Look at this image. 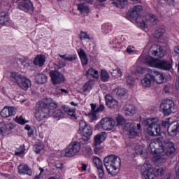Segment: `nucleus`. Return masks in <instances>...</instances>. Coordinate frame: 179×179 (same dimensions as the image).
I'll use <instances>...</instances> for the list:
<instances>
[{"label":"nucleus","instance_id":"36","mask_svg":"<svg viewBox=\"0 0 179 179\" xmlns=\"http://www.w3.org/2000/svg\"><path fill=\"white\" fill-rule=\"evenodd\" d=\"M86 76L88 78L92 76L94 79H97L99 78V71L94 69H90L86 73Z\"/></svg>","mask_w":179,"mask_h":179},{"label":"nucleus","instance_id":"55","mask_svg":"<svg viewBox=\"0 0 179 179\" xmlns=\"http://www.w3.org/2000/svg\"><path fill=\"white\" fill-rule=\"evenodd\" d=\"M78 54L80 59L84 58L85 57H87V55H86V52H85V50H83L82 48L78 50Z\"/></svg>","mask_w":179,"mask_h":179},{"label":"nucleus","instance_id":"50","mask_svg":"<svg viewBox=\"0 0 179 179\" xmlns=\"http://www.w3.org/2000/svg\"><path fill=\"white\" fill-rule=\"evenodd\" d=\"M102 30L104 31V33H109L111 31V26L108 24H103L102 25Z\"/></svg>","mask_w":179,"mask_h":179},{"label":"nucleus","instance_id":"46","mask_svg":"<svg viewBox=\"0 0 179 179\" xmlns=\"http://www.w3.org/2000/svg\"><path fill=\"white\" fill-rule=\"evenodd\" d=\"M101 78L103 82H107V80H108L110 77L107 71L102 70L101 72Z\"/></svg>","mask_w":179,"mask_h":179},{"label":"nucleus","instance_id":"7","mask_svg":"<svg viewBox=\"0 0 179 179\" xmlns=\"http://www.w3.org/2000/svg\"><path fill=\"white\" fill-rule=\"evenodd\" d=\"M80 152V143L73 142L65 149L66 157H73Z\"/></svg>","mask_w":179,"mask_h":179},{"label":"nucleus","instance_id":"13","mask_svg":"<svg viewBox=\"0 0 179 179\" xmlns=\"http://www.w3.org/2000/svg\"><path fill=\"white\" fill-rule=\"evenodd\" d=\"M106 136L105 133H100L96 134L94 136V152L96 153H97V152H99V150L101 149V148H100V144L103 143V142L106 141Z\"/></svg>","mask_w":179,"mask_h":179},{"label":"nucleus","instance_id":"30","mask_svg":"<svg viewBox=\"0 0 179 179\" xmlns=\"http://www.w3.org/2000/svg\"><path fill=\"white\" fill-rule=\"evenodd\" d=\"M158 69L164 71H170L171 69V64L170 62L159 60Z\"/></svg>","mask_w":179,"mask_h":179},{"label":"nucleus","instance_id":"31","mask_svg":"<svg viewBox=\"0 0 179 179\" xmlns=\"http://www.w3.org/2000/svg\"><path fill=\"white\" fill-rule=\"evenodd\" d=\"M110 2L116 8H124L125 5L128 4V0H110Z\"/></svg>","mask_w":179,"mask_h":179},{"label":"nucleus","instance_id":"40","mask_svg":"<svg viewBox=\"0 0 179 179\" xmlns=\"http://www.w3.org/2000/svg\"><path fill=\"white\" fill-rule=\"evenodd\" d=\"M44 149V145L43 142H39L34 145V152L38 155Z\"/></svg>","mask_w":179,"mask_h":179},{"label":"nucleus","instance_id":"16","mask_svg":"<svg viewBox=\"0 0 179 179\" xmlns=\"http://www.w3.org/2000/svg\"><path fill=\"white\" fill-rule=\"evenodd\" d=\"M16 114V108L14 107H4L0 113V115L3 118H8V117H12V115H15Z\"/></svg>","mask_w":179,"mask_h":179},{"label":"nucleus","instance_id":"3","mask_svg":"<svg viewBox=\"0 0 179 179\" xmlns=\"http://www.w3.org/2000/svg\"><path fill=\"white\" fill-rule=\"evenodd\" d=\"M103 164L111 176H117L119 167H121V158L117 155H109L104 158Z\"/></svg>","mask_w":179,"mask_h":179},{"label":"nucleus","instance_id":"61","mask_svg":"<svg viewBox=\"0 0 179 179\" xmlns=\"http://www.w3.org/2000/svg\"><path fill=\"white\" fill-rule=\"evenodd\" d=\"M136 153L137 155H143V148H142V147H139L138 150L136 149Z\"/></svg>","mask_w":179,"mask_h":179},{"label":"nucleus","instance_id":"12","mask_svg":"<svg viewBox=\"0 0 179 179\" xmlns=\"http://www.w3.org/2000/svg\"><path fill=\"white\" fill-rule=\"evenodd\" d=\"M150 73L154 83L156 82L157 83L162 85V83H164V82H166V78H164V76L159 71H157L155 69L150 70Z\"/></svg>","mask_w":179,"mask_h":179},{"label":"nucleus","instance_id":"22","mask_svg":"<svg viewBox=\"0 0 179 179\" xmlns=\"http://www.w3.org/2000/svg\"><path fill=\"white\" fill-rule=\"evenodd\" d=\"M141 12H142V7L141 6H136L131 11L129 12V15L130 17H133V19H136L141 17Z\"/></svg>","mask_w":179,"mask_h":179},{"label":"nucleus","instance_id":"19","mask_svg":"<svg viewBox=\"0 0 179 179\" xmlns=\"http://www.w3.org/2000/svg\"><path fill=\"white\" fill-rule=\"evenodd\" d=\"M151 52L154 57H158V58H163L164 57V50L162 49L160 45H153L151 48Z\"/></svg>","mask_w":179,"mask_h":179},{"label":"nucleus","instance_id":"32","mask_svg":"<svg viewBox=\"0 0 179 179\" xmlns=\"http://www.w3.org/2000/svg\"><path fill=\"white\" fill-rule=\"evenodd\" d=\"M45 62V56L44 55H38L34 59V65H38V66H43Z\"/></svg>","mask_w":179,"mask_h":179},{"label":"nucleus","instance_id":"59","mask_svg":"<svg viewBox=\"0 0 179 179\" xmlns=\"http://www.w3.org/2000/svg\"><path fill=\"white\" fill-rule=\"evenodd\" d=\"M81 62L83 65H87L89 62V59H87V56H85L84 57H81Z\"/></svg>","mask_w":179,"mask_h":179},{"label":"nucleus","instance_id":"18","mask_svg":"<svg viewBox=\"0 0 179 179\" xmlns=\"http://www.w3.org/2000/svg\"><path fill=\"white\" fill-rule=\"evenodd\" d=\"M168 134L171 136H176L177 135V132L179 131V120L173 122L168 127Z\"/></svg>","mask_w":179,"mask_h":179},{"label":"nucleus","instance_id":"9","mask_svg":"<svg viewBox=\"0 0 179 179\" xmlns=\"http://www.w3.org/2000/svg\"><path fill=\"white\" fill-rule=\"evenodd\" d=\"M141 173L145 176V179H154L155 177V169H153L152 164L149 163H145L142 166Z\"/></svg>","mask_w":179,"mask_h":179},{"label":"nucleus","instance_id":"27","mask_svg":"<svg viewBox=\"0 0 179 179\" xmlns=\"http://www.w3.org/2000/svg\"><path fill=\"white\" fill-rule=\"evenodd\" d=\"M113 94H116L119 99L128 96V91L125 88L117 87L113 90Z\"/></svg>","mask_w":179,"mask_h":179},{"label":"nucleus","instance_id":"35","mask_svg":"<svg viewBox=\"0 0 179 179\" xmlns=\"http://www.w3.org/2000/svg\"><path fill=\"white\" fill-rule=\"evenodd\" d=\"M8 22H9V15L5 12L0 13V24L3 26Z\"/></svg>","mask_w":179,"mask_h":179},{"label":"nucleus","instance_id":"8","mask_svg":"<svg viewBox=\"0 0 179 179\" xmlns=\"http://www.w3.org/2000/svg\"><path fill=\"white\" fill-rule=\"evenodd\" d=\"M49 74L53 85H61L65 82L64 74L57 70L50 71Z\"/></svg>","mask_w":179,"mask_h":179},{"label":"nucleus","instance_id":"17","mask_svg":"<svg viewBox=\"0 0 179 179\" xmlns=\"http://www.w3.org/2000/svg\"><path fill=\"white\" fill-rule=\"evenodd\" d=\"M15 128V125L13 123H0V134H2L4 136L6 135H9L10 134V131Z\"/></svg>","mask_w":179,"mask_h":179},{"label":"nucleus","instance_id":"10","mask_svg":"<svg viewBox=\"0 0 179 179\" xmlns=\"http://www.w3.org/2000/svg\"><path fill=\"white\" fill-rule=\"evenodd\" d=\"M99 124L104 131H111L115 125V121L111 117H104L100 121Z\"/></svg>","mask_w":179,"mask_h":179},{"label":"nucleus","instance_id":"11","mask_svg":"<svg viewBox=\"0 0 179 179\" xmlns=\"http://www.w3.org/2000/svg\"><path fill=\"white\" fill-rule=\"evenodd\" d=\"M79 129L81 131L83 136H87L90 138V136L93 134V129L92 127L87 125L86 122L80 120L79 122Z\"/></svg>","mask_w":179,"mask_h":179},{"label":"nucleus","instance_id":"24","mask_svg":"<svg viewBox=\"0 0 179 179\" xmlns=\"http://www.w3.org/2000/svg\"><path fill=\"white\" fill-rule=\"evenodd\" d=\"M19 174H27V176H31L32 171L29 166L26 164H20L17 167Z\"/></svg>","mask_w":179,"mask_h":179},{"label":"nucleus","instance_id":"21","mask_svg":"<svg viewBox=\"0 0 179 179\" xmlns=\"http://www.w3.org/2000/svg\"><path fill=\"white\" fill-rule=\"evenodd\" d=\"M106 104L109 108H115L117 106H118V101L117 100L113 99V96L110 94H107L105 96Z\"/></svg>","mask_w":179,"mask_h":179},{"label":"nucleus","instance_id":"5","mask_svg":"<svg viewBox=\"0 0 179 179\" xmlns=\"http://www.w3.org/2000/svg\"><path fill=\"white\" fill-rule=\"evenodd\" d=\"M136 23L143 29L146 26H156L159 23V18L155 14L150 13L148 17L143 16L136 19Z\"/></svg>","mask_w":179,"mask_h":179},{"label":"nucleus","instance_id":"25","mask_svg":"<svg viewBox=\"0 0 179 179\" xmlns=\"http://www.w3.org/2000/svg\"><path fill=\"white\" fill-rule=\"evenodd\" d=\"M24 76L20 74L18 72H11L10 76V80L13 83H16L17 85Z\"/></svg>","mask_w":179,"mask_h":179},{"label":"nucleus","instance_id":"29","mask_svg":"<svg viewBox=\"0 0 179 179\" xmlns=\"http://www.w3.org/2000/svg\"><path fill=\"white\" fill-rule=\"evenodd\" d=\"M35 82L38 85H43L47 82V76L43 73H37L35 75Z\"/></svg>","mask_w":179,"mask_h":179},{"label":"nucleus","instance_id":"48","mask_svg":"<svg viewBox=\"0 0 179 179\" xmlns=\"http://www.w3.org/2000/svg\"><path fill=\"white\" fill-rule=\"evenodd\" d=\"M15 121L17 122V124H20V125H24V124H27V122H29V121L23 118L22 116H20V117H16Z\"/></svg>","mask_w":179,"mask_h":179},{"label":"nucleus","instance_id":"14","mask_svg":"<svg viewBox=\"0 0 179 179\" xmlns=\"http://www.w3.org/2000/svg\"><path fill=\"white\" fill-rule=\"evenodd\" d=\"M125 131H127L128 135L131 139L136 138L138 135V131L136 130V126L131 122H127L125 126H124Z\"/></svg>","mask_w":179,"mask_h":179},{"label":"nucleus","instance_id":"15","mask_svg":"<svg viewBox=\"0 0 179 179\" xmlns=\"http://www.w3.org/2000/svg\"><path fill=\"white\" fill-rule=\"evenodd\" d=\"M21 1L17 6L18 9L23 12H30L33 10V3L30 0H20Z\"/></svg>","mask_w":179,"mask_h":179},{"label":"nucleus","instance_id":"56","mask_svg":"<svg viewBox=\"0 0 179 179\" xmlns=\"http://www.w3.org/2000/svg\"><path fill=\"white\" fill-rule=\"evenodd\" d=\"M162 127H164V128H166V127H169L170 126V119H166L165 120H163L162 122Z\"/></svg>","mask_w":179,"mask_h":179},{"label":"nucleus","instance_id":"2","mask_svg":"<svg viewBox=\"0 0 179 179\" xmlns=\"http://www.w3.org/2000/svg\"><path fill=\"white\" fill-rule=\"evenodd\" d=\"M58 104L52 101L50 98H46L42 101L36 103V112L35 113V117L38 121H43L44 118L48 117V114L51 113L52 108H57Z\"/></svg>","mask_w":179,"mask_h":179},{"label":"nucleus","instance_id":"45","mask_svg":"<svg viewBox=\"0 0 179 179\" xmlns=\"http://www.w3.org/2000/svg\"><path fill=\"white\" fill-rule=\"evenodd\" d=\"M149 71H152L150 69L145 68V67H138L136 69V72L140 73V75H143L145 73H149Z\"/></svg>","mask_w":179,"mask_h":179},{"label":"nucleus","instance_id":"41","mask_svg":"<svg viewBox=\"0 0 179 179\" xmlns=\"http://www.w3.org/2000/svg\"><path fill=\"white\" fill-rule=\"evenodd\" d=\"M64 113L66 115H70L71 117H75L76 114V110L75 109H72L68 106H64Z\"/></svg>","mask_w":179,"mask_h":179},{"label":"nucleus","instance_id":"58","mask_svg":"<svg viewBox=\"0 0 179 179\" xmlns=\"http://www.w3.org/2000/svg\"><path fill=\"white\" fill-rule=\"evenodd\" d=\"M20 148H21V150L16 151L15 156H21V155H23V153H24V148L23 147V145H20Z\"/></svg>","mask_w":179,"mask_h":179},{"label":"nucleus","instance_id":"51","mask_svg":"<svg viewBox=\"0 0 179 179\" xmlns=\"http://www.w3.org/2000/svg\"><path fill=\"white\" fill-rule=\"evenodd\" d=\"M90 139V137L83 136V137L80 138V141L78 143H80V145H85L86 142H87Z\"/></svg>","mask_w":179,"mask_h":179},{"label":"nucleus","instance_id":"23","mask_svg":"<svg viewBox=\"0 0 179 179\" xmlns=\"http://www.w3.org/2000/svg\"><path fill=\"white\" fill-rule=\"evenodd\" d=\"M23 90H27L31 86V82L27 78L23 76L19 83L17 84Z\"/></svg>","mask_w":179,"mask_h":179},{"label":"nucleus","instance_id":"28","mask_svg":"<svg viewBox=\"0 0 179 179\" xmlns=\"http://www.w3.org/2000/svg\"><path fill=\"white\" fill-rule=\"evenodd\" d=\"M123 110L126 115H134L136 111V108L133 105H125L123 107Z\"/></svg>","mask_w":179,"mask_h":179},{"label":"nucleus","instance_id":"53","mask_svg":"<svg viewBox=\"0 0 179 179\" xmlns=\"http://www.w3.org/2000/svg\"><path fill=\"white\" fill-rule=\"evenodd\" d=\"M20 61L26 68L30 66V60L28 59H20Z\"/></svg>","mask_w":179,"mask_h":179},{"label":"nucleus","instance_id":"26","mask_svg":"<svg viewBox=\"0 0 179 179\" xmlns=\"http://www.w3.org/2000/svg\"><path fill=\"white\" fill-rule=\"evenodd\" d=\"M66 113L65 110L56 109L52 112V117L57 120H61V118H65Z\"/></svg>","mask_w":179,"mask_h":179},{"label":"nucleus","instance_id":"60","mask_svg":"<svg viewBox=\"0 0 179 179\" xmlns=\"http://www.w3.org/2000/svg\"><path fill=\"white\" fill-rule=\"evenodd\" d=\"M134 46H128L126 51L128 54H131V52H134Z\"/></svg>","mask_w":179,"mask_h":179},{"label":"nucleus","instance_id":"43","mask_svg":"<svg viewBox=\"0 0 179 179\" xmlns=\"http://www.w3.org/2000/svg\"><path fill=\"white\" fill-rule=\"evenodd\" d=\"M117 125H127V124H128V122H127V120H125V118H124V117L119 115L117 117Z\"/></svg>","mask_w":179,"mask_h":179},{"label":"nucleus","instance_id":"4","mask_svg":"<svg viewBox=\"0 0 179 179\" xmlns=\"http://www.w3.org/2000/svg\"><path fill=\"white\" fill-rule=\"evenodd\" d=\"M144 125L148 127L147 131L148 135L156 136L160 135V124H159V118L154 117L147 119L144 121Z\"/></svg>","mask_w":179,"mask_h":179},{"label":"nucleus","instance_id":"63","mask_svg":"<svg viewBox=\"0 0 179 179\" xmlns=\"http://www.w3.org/2000/svg\"><path fill=\"white\" fill-rule=\"evenodd\" d=\"M91 108H92V113H98L97 109L96 110V105H94V103H91Z\"/></svg>","mask_w":179,"mask_h":179},{"label":"nucleus","instance_id":"49","mask_svg":"<svg viewBox=\"0 0 179 179\" xmlns=\"http://www.w3.org/2000/svg\"><path fill=\"white\" fill-rule=\"evenodd\" d=\"M156 173L157 176H163L166 173V167L165 166H161L159 168H157L156 169Z\"/></svg>","mask_w":179,"mask_h":179},{"label":"nucleus","instance_id":"42","mask_svg":"<svg viewBox=\"0 0 179 179\" xmlns=\"http://www.w3.org/2000/svg\"><path fill=\"white\" fill-rule=\"evenodd\" d=\"M111 75L114 78H121L122 76V71H121V69L117 68L111 71Z\"/></svg>","mask_w":179,"mask_h":179},{"label":"nucleus","instance_id":"52","mask_svg":"<svg viewBox=\"0 0 179 179\" xmlns=\"http://www.w3.org/2000/svg\"><path fill=\"white\" fill-rule=\"evenodd\" d=\"M96 169L98 170L99 178L103 179L104 177V169L103 168V166Z\"/></svg>","mask_w":179,"mask_h":179},{"label":"nucleus","instance_id":"1","mask_svg":"<svg viewBox=\"0 0 179 179\" xmlns=\"http://www.w3.org/2000/svg\"><path fill=\"white\" fill-rule=\"evenodd\" d=\"M148 150L150 153L157 155L153 157L152 160L155 163H164L169 156H171L176 152L174 143L166 140L162 143V139L158 138L156 141L151 142L148 145Z\"/></svg>","mask_w":179,"mask_h":179},{"label":"nucleus","instance_id":"38","mask_svg":"<svg viewBox=\"0 0 179 179\" xmlns=\"http://www.w3.org/2000/svg\"><path fill=\"white\" fill-rule=\"evenodd\" d=\"M78 10L80 12V13H89L90 9L89 6H87L85 3L78 4Z\"/></svg>","mask_w":179,"mask_h":179},{"label":"nucleus","instance_id":"47","mask_svg":"<svg viewBox=\"0 0 179 179\" xmlns=\"http://www.w3.org/2000/svg\"><path fill=\"white\" fill-rule=\"evenodd\" d=\"M83 152L84 155L90 156V155H92L93 151H92V148H90V146L86 145L85 147H84L83 148Z\"/></svg>","mask_w":179,"mask_h":179},{"label":"nucleus","instance_id":"54","mask_svg":"<svg viewBox=\"0 0 179 179\" xmlns=\"http://www.w3.org/2000/svg\"><path fill=\"white\" fill-rule=\"evenodd\" d=\"M80 38L82 40V38H84L85 40H90V37L86 32L81 31L80 34Z\"/></svg>","mask_w":179,"mask_h":179},{"label":"nucleus","instance_id":"20","mask_svg":"<svg viewBox=\"0 0 179 179\" xmlns=\"http://www.w3.org/2000/svg\"><path fill=\"white\" fill-rule=\"evenodd\" d=\"M154 83L152 74H150V70L148 71V73L145 74V77L141 80V84L143 87H150L152 84Z\"/></svg>","mask_w":179,"mask_h":179},{"label":"nucleus","instance_id":"33","mask_svg":"<svg viewBox=\"0 0 179 179\" xmlns=\"http://www.w3.org/2000/svg\"><path fill=\"white\" fill-rule=\"evenodd\" d=\"M146 62L149 66L152 68H159L160 60L152 57H148L146 59Z\"/></svg>","mask_w":179,"mask_h":179},{"label":"nucleus","instance_id":"6","mask_svg":"<svg viewBox=\"0 0 179 179\" xmlns=\"http://www.w3.org/2000/svg\"><path fill=\"white\" fill-rule=\"evenodd\" d=\"M160 108L162 110L164 115H170L171 113H174L176 110V106L174 101L171 99H164L162 101L160 105Z\"/></svg>","mask_w":179,"mask_h":179},{"label":"nucleus","instance_id":"34","mask_svg":"<svg viewBox=\"0 0 179 179\" xmlns=\"http://www.w3.org/2000/svg\"><path fill=\"white\" fill-rule=\"evenodd\" d=\"M166 33V27H161L156 28L155 33H154V37L155 38H160L163 36V34Z\"/></svg>","mask_w":179,"mask_h":179},{"label":"nucleus","instance_id":"39","mask_svg":"<svg viewBox=\"0 0 179 179\" xmlns=\"http://www.w3.org/2000/svg\"><path fill=\"white\" fill-rule=\"evenodd\" d=\"M124 80L127 85H129V86H132V85L135 84V78L128 73L125 75Z\"/></svg>","mask_w":179,"mask_h":179},{"label":"nucleus","instance_id":"62","mask_svg":"<svg viewBox=\"0 0 179 179\" xmlns=\"http://www.w3.org/2000/svg\"><path fill=\"white\" fill-rule=\"evenodd\" d=\"M83 90L84 92H87V90H90V85L86 83L85 84L84 87H83Z\"/></svg>","mask_w":179,"mask_h":179},{"label":"nucleus","instance_id":"44","mask_svg":"<svg viewBox=\"0 0 179 179\" xmlns=\"http://www.w3.org/2000/svg\"><path fill=\"white\" fill-rule=\"evenodd\" d=\"M93 163L96 168H100L103 166V162H101V159H100V158H99L98 157H94Z\"/></svg>","mask_w":179,"mask_h":179},{"label":"nucleus","instance_id":"37","mask_svg":"<svg viewBox=\"0 0 179 179\" xmlns=\"http://www.w3.org/2000/svg\"><path fill=\"white\" fill-rule=\"evenodd\" d=\"M59 57L64 59V61H68L69 62H72V61H75L78 57L76 55H70L69 56H66V55H59Z\"/></svg>","mask_w":179,"mask_h":179},{"label":"nucleus","instance_id":"64","mask_svg":"<svg viewBox=\"0 0 179 179\" xmlns=\"http://www.w3.org/2000/svg\"><path fill=\"white\" fill-rule=\"evenodd\" d=\"M57 169H64V164L61 163V162H57L55 164Z\"/></svg>","mask_w":179,"mask_h":179},{"label":"nucleus","instance_id":"57","mask_svg":"<svg viewBox=\"0 0 179 179\" xmlns=\"http://www.w3.org/2000/svg\"><path fill=\"white\" fill-rule=\"evenodd\" d=\"M51 93L54 96H58L59 94V88H57L56 87L52 88Z\"/></svg>","mask_w":179,"mask_h":179}]
</instances>
